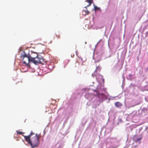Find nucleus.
I'll return each instance as SVG.
<instances>
[{"instance_id": "obj_1", "label": "nucleus", "mask_w": 148, "mask_h": 148, "mask_svg": "<svg viewBox=\"0 0 148 148\" xmlns=\"http://www.w3.org/2000/svg\"><path fill=\"white\" fill-rule=\"evenodd\" d=\"M25 140L30 145L32 148H34L38 146L40 143V135L37 133L35 134L32 131L27 136L23 135Z\"/></svg>"}, {"instance_id": "obj_2", "label": "nucleus", "mask_w": 148, "mask_h": 148, "mask_svg": "<svg viewBox=\"0 0 148 148\" xmlns=\"http://www.w3.org/2000/svg\"><path fill=\"white\" fill-rule=\"evenodd\" d=\"M21 58H23V63L25 64L27 67H30V65L29 64V63L32 62L31 59L32 57L29 56H28L25 54L24 55H22Z\"/></svg>"}, {"instance_id": "obj_3", "label": "nucleus", "mask_w": 148, "mask_h": 148, "mask_svg": "<svg viewBox=\"0 0 148 148\" xmlns=\"http://www.w3.org/2000/svg\"><path fill=\"white\" fill-rule=\"evenodd\" d=\"M40 56H37L36 57L33 58L32 57V62L35 64H38L39 63Z\"/></svg>"}, {"instance_id": "obj_4", "label": "nucleus", "mask_w": 148, "mask_h": 148, "mask_svg": "<svg viewBox=\"0 0 148 148\" xmlns=\"http://www.w3.org/2000/svg\"><path fill=\"white\" fill-rule=\"evenodd\" d=\"M115 106L117 108H119L121 107L122 104V103L119 102H116L114 103Z\"/></svg>"}, {"instance_id": "obj_5", "label": "nucleus", "mask_w": 148, "mask_h": 148, "mask_svg": "<svg viewBox=\"0 0 148 148\" xmlns=\"http://www.w3.org/2000/svg\"><path fill=\"white\" fill-rule=\"evenodd\" d=\"M86 1L89 3V4L86 6L85 7L86 8L87 7L90 6L91 5L92 3L93 0H87Z\"/></svg>"}, {"instance_id": "obj_6", "label": "nucleus", "mask_w": 148, "mask_h": 148, "mask_svg": "<svg viewBox=\"0 0 148 148\" xmlns=\"http://www.w3.org/2000/svg\"><path fill=\"white\" fill-rule=\"evenodd\" d=\"M89 13V12L87 10H84L82 12V14L84 15H86L88 14Z\"/></svg>"}, {"instance_id": "obj_7", "label": "nucleus", "mask_w": 148, "mask_h": 148, "mask_svg": "<svg viewBox=\"0 0 148 148\" xmlns=\"http://www.w3.org/2000/svg\"><path fill=\"white\" fill-rule=\"evenodd\" d=\"M43 62H44V59H43V57L40 56L39 63L43 64H44V63H43Z\"/></svg>"}, {"instance_id": "obj_8", "label": "nucleus", "mask_w": 148, "mask_h": 148, "mask_svg": "<svg viewBox=\"0 0 148 148\" xmlns=\"http://www.w3.org/2000/svg\"><path fill=\"white\" fill-rule=\"evenodd\" d=\"M101 70V67L99 66H98L96 68V70L94 72V73H95L96 72H98L99 71V72H100Z\"/></svg>"}, {"instance_id": "obj_9", "label": "nucleus", "mask_w": 148, "mask_h": 148, "mask_svg": "<svg viewBox=\"0 0 148 148\" xmlns=\"http://www.w3.org/2000/svg\"><path fill=\"white\" fill-rule=\"evenodd\" d=\"M16 132L17 134H22L24 133V132H20V131H19L18 130H17L16 131Z\"/></svg>"}, {"instance_id": "obj_10", "label": "nucleus", "mask_w": 148, "mask_h": 148, "mask_svg": "<svg viewBox=\"0 0 148 148\" xmlns=\"http://www.w3.org/2000/svg\"><path fill=\"white\" fill-rule=\"evenodd\" d=\"M141 139H142V137H141L140 138H137V139L136 141H140V140H141Z\"/></svg>"}, {"instance_id": "obj_11", "label": "nucleus", "mask_w": 148, "mask_h": 148, "mask_svg": "<svg viewBox=\"0 0 148 148\" xmlns=\"http://www.w3.org/2000/svg\"><path fill=\"white\" fill-rule=\"evenodd\" d=\"M100 58L99 59H98V60H95V62H99V61H100Z\"/></svg>"}, {"instance_id": "obj_12", "label": "nucleus", "mask_w": 148, "mask_h": 148, "mask_svg": "<svg viewBox=\"0 0 148 148\" xmlns=\"http://www.w3.org/2000/svg\"><path fill=\"white\" fill-rule=\"evenodd\" d=\"M95 9L96 10V9H97L98 8L95 6H94Z\"/></svg>"}, {"instance_id": "obj_13", "label": "nucleus", "mask_w": 148, "mask_h": 148, "mask_svg": "<svg viewBox=\"0 0 148 148\" xmlns=\"http://www.w3.org/2000/svg\"><path fill=\"white\" fill-rule=\"evenodd\" d=\"M101 94L102 95H104V94H102V93Z\"/></svg>"}]
</instances>
